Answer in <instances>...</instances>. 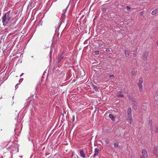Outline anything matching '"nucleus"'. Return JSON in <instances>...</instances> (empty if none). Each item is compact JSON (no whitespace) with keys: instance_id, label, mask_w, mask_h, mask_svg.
<instances>
[{"instance_id":"obj_6","label":"nucleus","mask_w":158,"mask_h":158,"mask_svg":"<svg viewBox=\"0 0 158 158\" xmlns=\"http://www.w3.org/2000/svg\"><path fill=\"white\" fill-rule=\"evenodd\" d=\"M94 152V157H95L98 155V153H99V150L97 148H96L95 149Z\"/></svg>"},{"instance_id":"obj_15","label":"nucleus","mask_w":158,"mask_h":158,"mask_svg":"<svg viewBox=\"0 0 158 158\" xmlns=\"http://www.w3.org/2000/svg\"><path fill=\"white\" fill-rule=\"evenodd\" d=\"M116 96L119 98H123V94L121 93H119L117 94Z\"/></svg>"},{"instance_id":"obj_4","label":"nucleus","mask_w":158,"mask_h":158,"mask_svg":"<svg viewBox=\"0 0 158 158\" xmlns=\"http://www.w3.org/2000/svg\"><path fill=\"white\" fill-rule=\"evenodd\" d=\"M80 156L81 157L83 158L85 157L86 156L85 154V153L84 152L82 149H81L80 150Z\"/></svg>"},{"instance_id":"obj_25","label":"nucleus","mask_w":158,"mask_h":158,"mask_svg":"<svg viewBox=\"0 0 158 158\" xmlns=\"http://www.w3.org/2000/svg\"><path fill=\"white\" fill-rule=\"evenodd\" d=\"M20 83H18L15 86V88H16V89H17L18 88V85Z\"/></svg>"},{"instance_id":"obj_34","label":"nucleus","mask_w":158,"mask_h":158,"mask_svg":"<svg viewBox=\"0 0 158 158\" xmlns=\"http://www.w3.org/2000/svg\"><path fill=\"white\" fill-rule=\"evenodd\" d=\"M61 21H60V24H61Z\"/></svg>"},{"instance_id":"obj_20","label":"nucleus","mask_w":158,"mask_h":158,"mask_svg":"<svg viewBox=\"0 0 158 158\" xmlns=\"http://www.w3.org/2000/svg\"><path fill=\"white\" fill-rule=\"evenodd\" d=\"M126 8L127 9V10L128 11H129L130 10V9H131L130 7V6H127L126 7Z\"/></svg>"},{"instance_id":"obj_36","label":"nucleus","mask_w":158,"mask_h":158,"mask_svg":"<svg viewBox=\"0 0 158 158\" xmlns=\"http://www.w3.org/2000/svg\"><path fill=\"white\" fill-rule=\"evenodd\" d=\"M23 73H22L21 74V75H20V76H22V75H23Z\"/></svg>"},{"instance_id":"obj_2","label":"nucleus","mask_w":158,"mask_h":158,"mask_svg":"<svg viewBox=\"0 0 158 158\" xmlns=\"http://www.w3.org/2000/svg\"><path fill=\"white\" fill-rule=\"evenodd\" d=\"M127 121L130 124H131L133 122L131 115V110L130 108H128L127 111Z\"/></svg>"},{"instance_id":"obj_27","label":"nucleus","mask_w":158,"mask_h":158,"mask_svg":"<svg viewBox=\"0 0 158 158\" xmlns=\"http://www.w3.org/2000/svg\"><path fill=\"white\" fill-rule=\"evenodd\" d=\"M93 88H94V89H96L97 88V87L96 85H93Z\"/></svg>"},{"instance_id":"obj_21","label":"nucleus","mask_w":158,"mask_h":158,"mask_svg":"<svg viewBox=\"0 0 158 158\" xmlns=\"http://www.w3.org/2000/svg\"><path fill=\"white\" fill-rule=\"evenodd\" d=\"M114 146L115 147H116L118 146V144L117 143H114Z\"/></svg>"},{"instance_id":"obj_24","label":"nucleus","mask_w":158,"mask_h":158,"mask_svg":"<svg viewBox=\"0 0 158 158\" xmlns=\"http://www.w3.org/2000/svg\"><path fill=\"white\" fill-rule=\"evenodd\" d=\"M106 51L107 52H109L110 51V50L109 48H107L106 50Z\"/></svg>"},{"instance_id":"obj_7","label":"nucleus","mask_w":158,"mask_h":158,"mask_svg":"<svg viewBox=\"0 0 158 158\" xmlns=\"http://www.w3.org/2000/svg\"><path fill=\"white\" fill-rule=\"evenodd\" d=\"M137 85L139 87V89L140 92H142L143 90V85L141 84H138Z\"/></svg>"},{"instance_id":"obj_10","label":"nucleus","mask_w":158,"mask_h":158,"mask_svg":"<svg viewBox=\"0 0 158 158\" xmlns=\"http://www.w3.org/2000/svg\"><path fill=\"white\" fill-rule=\"evenodd\" d=\"M143 83V78L142 77H140L138 84H142Z\"/></svg>"},{"instance_id":"obj_13","label":"nucleus","mask_w":158,"mask_h":158,"mask_svg":"<svg viewBox=\"0 0 158 158\" xmlns=\"http://www.w3.org/2000/svg\"><path fill=\"white\" fill-rule=\"evenodd\" d=\"M130 52L128 50H125V55L126 57H127L129 56Z\"/></svg>"},{"instance_id":"obj_5","label":"nucleus","mask_w":158,"mask_h":158,"mask_svg":"<svg viewBox=\"0 0 158 158\" xmlns=\"http://www.w3.org/2000/svg\"><path fill=\"white\" fill-rule=\"evenodd\" d=\"M142 156L146 157L148 156V152L145 149H143L142 151Z\"/></svg>"},{"instance_id":"obj_39","label":"nucleus","mask_w":158,"mask_h":158,"mask_svg":"<svg viewBox=\"0 0 158 158\" xmlns=\"http://www.w3.org/2000/svg\"><path fill=\"white\" fill-rule=\"evenodd\" d=\"M157 42H158V41H157Z\"/></svg>"},{"instance_id":"obj_11","label":"nucleus","mask_w":158,"mask_h":158,"mask_svg":"<svg viewBox=\"0 0 158 158\" xmlns=\"http://www.w3.org/2000/svg\"><path fill=\"white\" fill-rule=\"evenodd\" d=\"M109 117L113 121H114L115 120V118L114 117V116H113V115L111 114H109Z\"/></svg>"},{"instance_id":"obj_29","label":"nucleus","mask_w":158,"mask_h":158,"mask_svg":"<svg viewBox=\"0 0 158 158\" xmlns=\"http://www.w3.org/2000/svg\"><path fill=\"white\" fill-rule=\"evenodd\" d=\"M102 45V44L101 43L99 44L98 46L99 47H101Z\"/></svg>"},{"instance_id":"obj_28","label":"nucleus","mask_w":158,"mask_h":158,"mask_svg":"<svg viewBox=\"0 0 158 158\" xmlns=\"http://www.w3.org/2000/svg\"><path fill=\"white\" fill-rule=\"evenodd\" d=\"M65 16V15L64 14V16H63V14H62V15L61 16V18H63V19L64 18Z\"/></svg>"},{"instance_id":"obj_32","label":"nucleus","mask_w":158,"mask_h":158,"mask_svg":"<svg viewBox=\"0 0 158 158\" xmlns=\"http://www.w3.org/2000/svg\"><path fill=\"white\" fill-rule=\"evenodd\" d=\"M18 117H17L15 118H16V120H18Z\"/></svg>"},{"instance_id":"obj_1","label":"nucleus","mask_w":158,"mask_h":158,"mask_svg":"<svg viewBox=\"0 0 158 158\" xmlns=\"http://www.w3.org/2000/svg\"><path fill=\"white\" fill-rule=\"evenodd\" d=\"M12 14L10 11L6 13L2 18V22L4 26L6 25L10 19L12 17Z\"/></svg>"},{"instance_id":"obj_19","label":"nucleus","mask_w":158,"mask_h":158,"mask_svg":"<svg viewBox=\"0 0 158 158\" xmlns=\"http://www.w3.org/2000/svg\"><path fill=\"white\" fill-rule=\"evenodd\" d=\"M109 143V139H106V144H108Z\"/></svg>"},{"instance_id":"obj_22","label":"nucleus","mask_w":158,"mask_h":158,"mask_svg":"<svg viewBox=\"0 0 158 158\" xmlns=\"http://www.w3.org/2000/svg\"><path fill=\"white\" fill-rule=\"evenodd\" d=\"M133 105L135 107V106H136V102H133Z\"/></svg>"},{"instance_id":"obj_14","label":"nucleus","mask_w":158,"mask_h":158,"mask_svg":"<svg viewBox=\"0 0 158 158\" xmlns=\"http://www.w3.org/2000/svg\"><path fill=\"white\" fill-rule=\"evenodd\" d=\"M64 57L63 55L62 54H61L59 57L58 58V62H59L60 61V60L63 59V58Z\"/></svg>"},{"instance_id":"obj_12","label":"nucleus","mask_w":158,"mask_h":158,"mask_svg":"<svg viewBox=\"0 0 158 158\" xmlns=\"http://www.w3.org/2000/svg\"><path fill=\"white\" fill-rule=\"evenodd\" d=\"M148 51L145 52L143 54V57L145 58H146L148 56Z\"/></svg>"},{"instance_id":"obj_30","label":"nucleus","mask_w":158,"mask_h":158,"mask_svg":"<svg viewBox=\"0 0 158 158\" xmlns=\"http://www.w3.org/2000/svg\"><path fill=\"white\" fill-rule=\"evenodd\" d=\"M74 119H75L74 116H73V121H74Z\"/></svg>"},{"instance_id":"obj_8","label":"nucleus","mask_w":158,"mask_h":158,"mask_svg":"<svg viewBox=\"0 0 158 158\" xmlns=\"http://www.w3.org/2000/svg\"><path fill=\"white\" fill-rule=\"evenodd\" d=\"M158 13V9H156L154 10H153L152 12V15H155L156 13Z\"/></svg>"},{"instance_id":"obj_35","label":"nucleus","mask_w":158,"mask_h":158,"mask_svg":"<svg viewBox=\"0 0 158 158\" xmlns=\"http://www.w3.org/2000/svg\"><path fill=\"white\" fill-rule=\"evenodd\" d=\"M136 56V54H134V56Z\"/></svg>"},{"instance_id":"obj_3","label":"nucleus","mask_w":158,"mask_h":158,"mask_svg":"<svg viewBox=\"0 0 158 158\" xmlns=\"http://www.w3.org/2000/svg\"><path fill=\"white\" fill-rule=\"evenodd\" d=\"M153 154L156 156L157 158H158V147H155L153 152Z\"/></svg>"},{"instance_id":"obj_18","label":"nucleus","mask_w":158,"mask_h":158,"mask_svg":"<svg viewBox=\"0 0 158 158\" xmlns=\"http://www.w3.org/2000/svg\"><path fill=\"white\" fill-rule=\"evenodd\" d=\"M131 73V75H132V78H134L135 75V72L132 71Z\"/></svg>"},{"instance_id":"obj_23","label":"nucleus","mask_w":158,"mask_h":158,"mask_svg":"<svg viewBox=\"0 0 158 158\" xmlns=\"http://www.w3.org/2000/svg\"><path fill=\"white\" fill-rule=\"evenodd\" d=\"M94 53L96 54H99V52L98 51H96L94 52Z\"/></svg>"},{"instance_id":"obj_31","label":"nucleus","mask_w":158,"mask_h":158,"mask_svg":"<svg viewBox=\"0 0 158 158\" xmlns=\"http://www.w3.org/2000/svg\"><path fill=\"white\" fill-rule=\"evenodd\" d=\"M114 77V75H110L109 76L110 77Z\"/></svg>"},{"instance_id":"obj_33","label":"nucleus","mask_w":158,"mask_h":158,"mask_svg":"<svg viewBox=\"0 0 158 158\" xmlns=\"http://www.w3.org/2000/svg\"><path fill=\"white\" fill-rule=\"evenodd\" d=\"M145 158V157H143V156H141L140 157V158Z\"/></svg>"},{"instance_id":"obj_37","label":"nucleus","mask_w":158,"mask_h":158,"mask_svg":"<svg viewBox=\"0 0 158 158\" xmlns=\"http://www.w3.org/2000/svg\"><path fill=\"white\" fill-rule=\"evenodd\" d=\"M71 0H70L69 3H70V2H71Z\"/></svg>"},{"instance_id":"obj_9","label":"nucleus","mask_w":158,"mask_h":158,"mask_svg":"<svg viewBox=\"0 0 158 158\" xmlns=\"http://www.w3.org/2000/svg\"><path fill=\"white\" fill-rule=\"evenodd\" d=\"M148 128L150 130H152V122L151 121H150L149 122Z\"/></svg>"},{"instance_id":"obj_17","label":"nucleus","mask_w":158,"mask_h":158,"mask_svg":"<svg viewBox=\"0 0 158 158\" xmlns=\"http://www.w3.org/2000/svg\"><path fill=\"white\" fill-rule=\"evenodd\" d=\"M158 133V127H155V134H157Z\"/></svg>"},{"instance_id":"obj_16","label":"nucleus","mask_w":158,"mask_h":158,"mask_svg":"<svg viewBox=\"0 0 158 158\" xmlns=\"http://www.w3.org/2000/svg\"><path fill=\"white\" fill-rule=\"evenodd\" d=\"M68 6H67V7L65 9H64L63 10V11H62V13H63V16H64V14L65 15V13L66 11H67V8H68Z\"/></svg>"},{"instance_id":"obj_26","label":"nucleus","mask_w":158,"mask_h":158,"mask_svg":"<svg viewBox=\"0 0 158 158\" xmlns=\"http://www.w3.org/2000/svg\"><path fill=\"white\" fill-rule=\"evenodd\" d=\"M143 14V12H140V15H142Z\"/></svg>"},{"instance_id":"obj_38","label":"nucleus","mask_w":158,"mask_h":158,"mask_svg":"<svg viewBox=\"0 0 158 158\" xmlns=\"http://www.w3.org/2000/svg\"><path fill=\"white\" fill-rule=\"evenodd\" d=\"M157 46H158V42H157Z\"/></svg>"}]
</instances>
